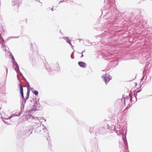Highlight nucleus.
Listing matches in <instances>:
<instances>
[{
    "instance_id": "obj_47",
    "label": "nucleus",
    "mask_w": 152,
    "mask_h": 152,
    "mask_svg": "<svg viewBox=\"0 0 152 152\" xmlns=\"http://www.w3.org/2000/svg\"><path fill=\"white\" fill-rule=\"evenodd\" d=\"M45 103L46 104H47V102H45Z\"/></svg>"
},
{
    "instance_id": "obj_30",
    "label": "nucleus",
    "mask_w": 152,
    "mask_h": 152,
    "mask_svg": "<svg viewBox=\"0 0 152 152\" xmlns=\"http://www.w3.org/2000/svg\"><path fill=\"white\" fill-rule=\"evenodd\" d=\"M23 111H22V110H20V111L19 112V113H18V114L20 116V115H21V114H22V112Z\"/></svg>"
},
{
    "instance_id": "obj_45",
    "label": "nucleus",
    "mask_w": 152,
    "mask_h": 152,
    "mask_svg": "<svg viewBox=\"0 0 152 152\" xmlns=\"http://www.w3.org/2000/svg\"><path fill=\"white\" fill-rule=\"evenodd\" d=\"M31 90H33V88H31Z\"/></svg>"
},
{
    "instance_id": "obj_37",
    "label": "nucleus",
    "mask_w": 152,
    "mask_h": 152,
    "mask_svg": "<svg viewBox=\"0 0 152 152\" xmlns=\"http://www.w3.org/2000/svg\"><path fill=\"white\" fill-rule=\"evenodd\" d=\"M131 105H129V107L128 106H128L127 107H126V109H128L131 106Z\"/></svg>"
},
{
    "instance_id": "obj_46",
    "label": "nucleus",
    "mask_w": 152,
    "mask_h": 152,
    "mask_svg": "<svg viewBox=\"0 0 152 152\" xmlns=\"http://www.w3.org/2000/svg\"><path fill=\"white\" fill-rule=\"evenodd\" d=\"M95 126H94L93 129H95Z\"/></svg>"
},
{
    "instance_id": "obj_20",
    "label": "nucleus",
    "mask_w": 152,
    "mask_h": 152,
    "mask_svg": "<svg viewBox=\"0 0 152 152\" xmlns=\"http://www.w3.org/2000/svg\"><path fill=\"white\" fill-rule=\"evenodd\" d=\"M129 96L130 97V101L131 102V103H132V102L133 101L132 100V96H131V93H130L129 94Z\"/></svg>"
},
{
    "instance_id": "obj_26",
    "label": "nucleus",
    "mask_w": 152,
    "mask_h": 152,
    "mask_svg": "<svg viewBox=\"0 0 152 152\" xmlns=\"http://www.w3.org/2000/svg\"><path fill=\"white\" fill-rule=\"evenodd\" d=\"M77 122L79 124H82V122L80 120H77Z\"/></svg>"
},
{
    "instance_id": "obj_35",
    "label": "nucleus",
    "mask_w": 152,
    "mask_h": 152,
    "mask_svg": "<svg viewBox=\"0 0 152 152\" xmlns=\"http://www.w3.org/2000/svg\"><path fill=\"white\" fill-rule=\"evenodd\" d=\"M151 57V56H150V55H149V57H147V58H146V60H147L148 59V58H150V57Z\"/></svg>"
},
{
    "instance_id": "obj_31",
    "label": "nucleus",
    "mask_w": 152,
    "mask_h": 152,
    "mask_svg": "<svg viewBox=\"0 0 152 152\" xmlns=\"http://www.w3.org/2000/svg\"><path fill=\"white\" fill-rule=\"evenodd\" d=\"M23 111H22V110H20V111L19 112V113H18V114L20 116V115H21V114H22V112Z\"/></svg>"
},
{
    "instance_id": "obj_4",
    "label": "nucleus",
    "mask_w": 152,
    "mask_h": 152,
    "mask_svg": "<svg viewBox=\"0 0 152 152\" xmlns=\"http://www.w3.org/2000/svg\"><path fill=\"white\" fill-rule=\"evenodd\" d=\"M59 71H60L59 68V66L58 64L56 63L55 64H53L49 69V72H50L51 75H53L54 73L53 72L57 71L58 72Z\"/></svg>"
},
{
    "instance_id": "obj_29",
    "label": "nucleus",
    "mask_w": 152,
    "mask_h": 152,
    "mask_svg": "<svg viewBox=\"0 0 152 152\" xmlns=\"http://www.w3.org/2000/svg\"><path fill=\"white\" fill-rule=\"evenodd\" d=\"M23 111H22V110H20V111L19 112V113H18V114L20 116V115H21V114H22V112Z\"/></svg>"
},
{
    "instance_id": "obj_21",
    "label": "nucleus",
    "mask_w": 152,
    "mask_h": 152,
    "mask_svg": "<svg viewBox=\"0 0 152 152\" xmlns=\"http://www.w3.org/2000/svg\"><path fill=\"white\" fill-rule=\"evenodd\" d=\"M30 91L28 89V88L26 94V96H29Z\"/></svg>"
},
{
    "instance_id": "obj_28",
    "label": "nucleus",
    "mask_w": 152,
    "mask_h": 152,
    "mask_svg": "<svg viewBox=\"0 0 152 152\" xmlns=\"http://www.w3.org/2000/svg\"><path fill=\"white\" fill-rule=\"evenodd\" d=\"M13 116H20L18 114V113L17 114H16V115H13V116H11L10 117V118H12Z\"/></svg>"
},
{
    "instance_id": "obj_51",
    "label": "nucleus",
    "mask_w": 152,
    "mask_h": 152,
    "mask_svg": "<svg viewBox=\"0 0 152 152\" xmlns=\"http://www.w3.org/2000/svg\"><path fill=\"white\" fill-rule=\"evenodd\" d=\"M147 79V77H145V79Z\"/></svg>"
},
{
    "instance_id": "obj_16",
    "label": "nucleus",
    "mask_w": 152,
    "mask_h": 152,
    "mask_svg": "<svg viewBox=\"0 0 152 152\" xmlns=\"http://www.w3.org/2000/svg\"><path fill=\"white\" fill-rule=\"evenodd\" d=\"M38 105V103L36 101V102L34 104V107L35 109H36V110H37V106Z\"/></svg>"
},
{
    "instance_id": "obj_25",
    "label": "nucleus",
    "mask_w": 152,
    "mask_h": 152,
    "mask_svg": "<svg viewBox=\"0 0 152 152\" xmlns=\"http://www.w3.org/2000/svg\"><path fill=\"white\" fill-rule=\"evenodd\" d=\"M24 106H24L21 105V110L24 111Z\"/></svg>"
},
{
    "instance_id": "obj_6",
    "label": "nucleus",
    "mask_w": 152,
    "mask_h": 152,
    "mask_svg": "<svg viewBox=\"0 0 152 152\" xmlns=\"http://www.w3.org/2000/svg\"><path fill=\"white\" fill-rule=\"evenodd\" d=\"M105 76H102V77L105 82L106 84H107L109 81L112 79V77H110V75L108 73H106L105 74Z\"/></svg>"
},
{
    "instance_id": "obj_42",
    "label": "nucleus",
    "mask_w": 152,
    "mask_h": 152,
    "mask_svg": "<svg viewBox=\"0 0 152 152\" xmlns=\"http://www.w3.org/2000/svg\"><path fill=\"white\" fill-rule=\"evenodd\" d=\"M83 52H85V50H83V51H82Z\"/></svg>"
},
{
    "instance_id": "obj_33",
    "label": "nucleus",
    "mask_w": 152,
    "mask_h": 152,
    "mask_svg": "<svg viewBox=\"0 0 152 152\" xmlns=\"http://www.w3.org/2000/svg\"><path fill=\"white\" fill-rule=\"evenodd\" d=\"M32 61L33 63L35 62L36 61H35L34 58V59L33 58H32Z\"/></svg>"
},
{
    "instance_id": "obj_1",
    "label": "nucleus",
    "mask_w": 152,
    "mask_h": 152,
    "mask_svg": "<svg viewBox=\"0 0 152 152\" xmlns=\"http://www.w3.org/2000/svg\"><path fill=\"white\" fill-rule=\"evenodd\" d=\"M11 58L12 59V62L13 64V65L17 73V74H20V75L22 76V77L25 79V80H26V79L23 77V74L20 71L18 64L16 62L13 56H12V57H11Z\"/></svg>"
},
{
    "instance_id": "obj_23",
    "label": "nucleus",
    "mask_w": 152,
    "mask_h": 152,
    "mask_svg": "<svg viewBox=\"0 0 152 152\" xmlns=\"http://www.w3.org/2000/svg\"><path fill=\"white\" fill-rule=\"evenodd\" d=\"M93 129H92L91 127H90L89 128V131L90 133H91L93 131Z\"/></svg>"
},
{
    "instance_id": "obj_49",
    "label": "nucleus",
    "mask_w": 152,
    "mask_h": 152,
    "mask_svg": "<svg viewBox=\"0 0 152 152\" xmlns=\"http://www.w3.org/2000/svg\"><path fill=\"white\" fill-rule=\"evenodd\" d=\"M80 39L79 41L80 42L81 39Z\"/></svg>"
},
{
    "instance_id": "obj_5",
    "label": "nucleus",
    "mask_w": 152,
    "mask_h": 152,
    "mask_svg": "<svg viewBox=\"0 0 152 152\" xmlns=\"http://www.w3.org/2000/svg\"><path fill=\"white\" fill-rule=\"evenodd\" d=\"M27 113L28 115H26L24 116V119L26 121H27L29 122H31L34 120H38V118L37 117H34L32 115H29L28 113H26V114Z\"/></svg>"
},
{
    "instance_id": "obj_7",
    "label": "nucleus",
    "mask_w": 152,
    "mask_h": 152,
    "mask_svg": "<svg viewBox=\"0 0 152 152\" xmlns=\"http://www.w3.org/2000/svg\"><path fill=\"white\" fill-rule=\"evenodd\" d=\"M30 46L31 48V49L32 52H37V53H38V48L37 46L35 43H31Z\"/></svg>"
},
{
    "instance_id": "obj_15",
    "label": "nucleus",
    "mask_w": 152,
    "mask_h": 152,
    "mask_svg": "<svg viewBox=\"0 0 152 152\" xmlns=\"http://www.w3.org/2000/svg\"><path fill=\"white\" fill-rule=\"evenodd\" d=\"M48 150L51 151H52L51 144L50 143H49V142H48Z\"/></svg>"
},
{
    "instance_id": "obj_22",
    "label": "nucleus",
    "mask_w": 152,
    "mask_h": 152,
    "mask_svg": "<svg viewBox=\"0 0 152 152\" xmlns=\"http://www.w3.org/2000/svg\"><path fill=\"white\" fill-rule=\"evenodd\" d=\"M129 98V96H126V97H124V104H125V100H126V99H128Z\"/></svg>"
},
{
    "instance_id": "obj_27",
    "label": "nucleus",
    "mask_w": 152,
    "mask_h": 152,
    "mask_svg": "<svg viewBox=\"0 0 152 152\" xmlns=\"http://www.w3.org/2000/svg\"><path fill=\"white\" fill-rule=\"evenodd\" d=\"M134 97L136 99V102L137 101V93L136 92L135 93H134Z\"/></svg>"
},
{
    "instance_id": "obj_50",
    "label": "nucleus",
    "mask_w": 152,
    "mask_h": 152,
    "mask_svg": "<svg viewBox=\"0 0 152 152\" xmlns=\"http://www.w3.org/2000/svg\"><path fill=\"white\" fill-rule=\"evenodd\" d=\"M118 65V64H116L115 65Z\"/></svg>"
},
{
    "instance_id": "obj_34",
    "label": "nucleus",
    "mask_w": 152,
    "mask_h": 152,
    "mask_svg": "<svg viewBox=\"0 0 152 152\" xmlns=\"http://www.w3.org/2000/svg\"><path fill=\"white\" fill-rule=\"evenodd\" d=\"M141 91V89H139V90H137L136 92V93H139Z\"/></svg>"
},
{
    "instance_id": "obj_13",
    "label": "nucleus",
    "mask_w": 152,
    "mask_h": 152,
    "mask_svg": "<svg viewBox=\"0 0 152 152\" xmlns=\"http://www.w3.org/2000/svg\"><path fill=\"white\" fill-rule=\"evenodd\" d=\"M5 43L4 39H0V43L3 46V47H5V45L4 44Z\"/></svg>"
},
{
    "instance_id": "obj_2",
    "label": "nucleus",
    "mask_w": 152,
    "mask_h": 152,
    "mask_svg": "<svg viewBox=\"0 0 152 152\" xmlns=\"http://www.w3.org/2000/svg\"><path fill=\"white\" fill-rule=\"evenodd\" d=\"M109 127V125L107 124L104 127H101L99 128V129L95 132L96 135H97L98 134H106L107 132L106 129H108Z\"/></svg>"
},
{
    "instance_id": "obj_36",
    "label": "nucleus",
    "mask_w": 152,
    "mask_h": 152,
    "mask_svg": "<svg viewBox=\"0 0 152 152\" xmlns=\"http://www.w3.org/2000/svg\"><path fill=\"white\" fill-rule=\"evenodd\" d=\"M10 56L11 57H12V56H13L11 52L10 53Z\"/></svg>"
},
{
    "instance_id": "obj_48",
    "label": "nucleus",
    "mask_w": 152,
    "mask_h": 152,
    "mask_svg": "<svg viewBox=\"0 0 152 152\" xmlns=\"http://www.w3.org/2000/svg\"><path fill=\"white\" fill-rule=\"evenodd\" d=\"M44 120L45 121H46V119H44Z\"/></svg>"
},
{
    "instance_id": "obj_38",
    "label": "nucleus",
    "mask_w": 152,
    "mask_h": 152,
    "mask_svg": "<svg viewBox=\"0 0 152 152\" xmlns=\"http://www.w3.org/2000/svg\"><path fill=\"white\" fill-rule=\"evenodd\" d=\"M148 53H147V54L146 55H145V56H146V57H147V54H148ZM145 57V56H143V58H144V57Z\"/></svg>"
},
{
    "instance_id": "obj_41",
    "label": "nucleus",
    "mask_w": 152,
    "mask_h": 152,
    "mask_svg": "<svg viewBox=\"0 0 152 152\" xmlns=\"http://www.w3.org/2000/svg\"><path fill=\"white\" fill-rule=\"evenodd\" d=\"M53 7H52L51 9V10L52 11H53Z\"/></svg>"
},
{
    "instance_id": "obj_8",
    "label": "nucleus",
    "mask_w": 152,
    "mask_h": 152,
    "mask_svg": "<svg viewBox=\"0 0 152 152\" xmlns=\"http://www.w3.org/2000/svg\"><path fill=\"white\" fill-rule=\"evenodd\" d=\"M20 88V94L22 100L25 99V98L24 96L23 88V87L22 86L20 83L19 84Z\"/></svg>"
},
{
    "instance_id": "obj_12",
    "label": "nucleus",
    "mask_w": 152,
    "mask_h": 152,
    "mask_svg": "<svg viewBox=\"0 0 152 152\" xmlns=\"http://www.w3.org/2000/svg\"><path fill=\"white\" fill-rule=\"evenodd\" d=\"M146 71H147V70H146V69H145L143 71V76H142V78L141 79V82H141V81H142L143 80V79H144V77H145L146 75Z\"/></svg>"
},
{
    "instance_id": "obj_44",
    "label": "nucleus",
    "mask_w": 152,
    "mask_h": 152,
    "mask_svg": "<svg viewBox=\"0 0 152 152\" xmlns=\"http://www.w3.org/2000/svg\"><path fill=\"white\" fill-rule=\"evenodd\" d=\"M83 52L82 51V52L80 53V54H83Z\"/></svg>"
},
{
    "instance_id": "obj_52",
    "label": "nucleus",
    "mask_w": 152,
    "mask_h": 152,
    "mask_svg": "<svg viewBox=\"0 0 152 152\" xmlns=\"http://www.w3.org/2000/svg\"><path fill=\"white\" fill-rule=\"evenodd\" d=\"M122 96H123V97H124V95H123Z\"/></svg>"
},
{
    "instance_id": "obj_10",
    "label": "nucleus",
    "mask_w": 152,
    "mask_h": 152,
    "mask_svg": "<svg viewBox=\"0 0 152 152\" xmlns=\"http://www.w3.org/2000/svg\"><path fill=\"white\" fill-rule=\"evenodd\" d=\"M78 64L80 67L83 68H85L86 67V64L83 62L79 61L78 63Z\"/></svg>"
},
{
    "instance_id": "obj_14",
    "label": "nucleus",
    "mask_w": 152,
    "mask_h": 152,
    "mask_svg": "<svg viewBox=\"0 0 152 152\" xmlns=\"http://www.w3.org/2000/svg\"><path fill=\"white\" fill-rule=\"evenodd\" d=\"M66 39V42L69 43L70 45L72 47V45L71 43V40H70L69 39Z\"/></svg>"
},
{
    "instance_id": "obj_18",
    "label": "nucleus",
    "mask_w": 152,
    "mask_h": 152,
    "mask_svg": "<svg viewBox=\"0 0 152 152\" xmlns=\"http://www.w3.org/2000/svg\"><path fill=\"white\" fill-rule=\"evenodd\" d=\"M66 111L70 114H72L73 113L72 111L69 108H67Z\"/></svg>"
},
{
    "instance_id": "obj_43",
    "label": "nucleus",
    "mask_w": 152,
    "mask_h": 152,
    "mask_svg": "<svg viewBox=\"0 0 152 152\" xmlns=\"http://www.w3.org/2000/svg\"><path fill=\"white\" fill-rule=\"evenodd\" d=\"M3 122L5 123L6 124V123L5 122V121H4V120H3Z\"/></svg>"
},
{
    "instance_id": "obj_9",
    "label": "nucleus",
    "mask_w": 152,
    "mask_h": 152,
    "mask_svg": "<svg viewBox=\"0 0 152 152\" xmlns=\"http://www.w3.org/2000/svg\"><path fill=\"white\" fill-rule=\"evenodd\" d=\"M122 139L123 141L124 142V143L125 146V149L126 150H128V143L127 141V140L126 139V136H125L122 137Z\"/></svg>"
},
{
    "instance_id": "obj_11",
    "label": "nucleus",
    "mask_w": 152,
    "mask_h": 152,
    "mask_svg": "<svg viewBox=\"0 0 152 152\" xmlns=\"http://www.w3.org/2000/svg\"><path fill=\"white\" fill-rule=\"evenodd\" d=\"M25 132H26L25 134H26L27 136L28 137L32 133V130L31 129H29L26 130Z\"/></svg>"
},
{
    "instance_id": "obj_19",
    "label": "nucleus",
    "mask_w": 152,
    "mask_h": 152,
    "mask_svg": "<svg viewBox=\"0 0 152 152\" xmlns=\"http://www.w3.org/2000/svg\"><path fill=\"white\" fill-rule=\"evenodd\" d=\"M26 101L25 100H22V102L21 103V105L25 106V104Z\"/></svg>"
},
{
    "instance_id": "obj_40",
    "label": "nucleus",
    "mask_w": 152,
    "mask_h": 152,
    "mask_svg": "<svg viewBox=\"0 0 152 152\" xmlns=\"http://www.w3.org/2000/svg\"><path fill=\"white\" fill-rule=\"evenodd\" d=\"M83 56V54H82L81 56H80V58H82Z\"/></svg>"
},
{
    "instance_id": "obj_3",
    "label": "nucleus",
    "mask_w": 152,
    "mask_h": 152,
    "mask_svg": "<svg viewBox=\"0 0 152 152\" xmlns=\"http://www.w3.org/2000/svg\"><path fill=\"white\" fill-rule=\"evenodd\" d=\"M38 130L39 131L40 133L45 136H47L48 134V130L47 128L43 124H40L38 126Z\"/></svg>"
},
{
    "instance_id": "obj_39",
    "label": "nucleus",
    "mask_w": 152,
    "mask_h": 152,
    "mask_svg": "<svg viewBox=\"0 0 152 152\" xmlns=\"http://www.w3.org/2000/svg\"><path fill=\"white\" fill-rule=\"evenodd\" d=\"M6 71H7V72H8V69L7 68H6Z\"/></svg>"
},
{
    "instance_id": "obj_24",
    "label": "nucleus",
    "mask_w": 152,
    "mask_h": 152,
    "mask_svg": "<svg viewBox=\"0 0 152 152\" xmlns=\"http://www.w3.org/2000/svg\"><path fill=\"white\" fill-rule=\"evenodd\" d=\"M73 53H74V52H73L71 54V58L72 59H73L74 58V56H73Z\"/></svg>"
},
{
    "instance_id": "obj_17",
    "label": "nucleus",
    "mask_w": 152,
    "mask_h": 152,
    "mask_svg": "<svg viewBox=\"0 0 152 152\" xmlns=\"http://www.w3.org/2000/svg\"><path fill=\"white\" fill-rule=\"evenodd\" d=\"M32 92L33 94L36 96L38 95V92L37 91L34 90V91H32Z\"/></svg>"
},
{
    "instance_id": "obj_32",
    "label": "nucleus",
    "mask_w": 152,
    "mask_h": 152,
    "mask_svg": "<svg viewBox=\"0 0 152 152\" xmlns=\"http://www.w3.org/2000/svg\"><path fill=\"white\" fill-rule=\"evenodd\" d=\"M29 97V96H26V98H25L24 100H25L26 101V100L28 99Z\"/></svg>"
}]
</instances>
